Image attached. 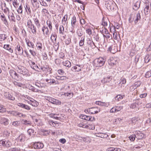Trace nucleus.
<instances>
[{"label": "nucleus", "mask_w": 151, "mask_h": 151, "mask_svg": "<svg viewBox=\"0 0 151 151\" xmlns=\"http://www.w3.org/2000/svg\"><path fill=\"white\" fill-rule=\"evenodd\" d=\"M42 30L43 34L45 35V34L47 35H48L49 31L47 27H45L44 25L42 28Z\"/></svg>", "instance_id": "412c9836"}, {"label": "nucleus", "mask_w": 151, "mask_h": 151, "mask_svg": "<svg viewBox=\"0 0 151 151\" xmlns=\"http://www.w3.org/2000/svg\"><path fill=\"white\" fill-rule=\"evenodd\" d=\"M25 137L24 134H21L17 137V141H20V142H24L25 139Z\"/></svg>", "instance_id": "a211bd4d"}, {"label": "nucleus", "mask_w": 151, "mask_h": 151, "mask_svg": "<svg viewBox=\"0 0 151 151\" xmlns=\"http://www.w3.org/2000/svg\"><path fill=\"white\" fill-rule=\"evenodd\" d=\"M66 77L65 76H62L61 77L58 76L57 79L59 80H66Z\"/></svg>", "instance_id": "0e129e2a"}, {"label": "nucleus", "mask_w": 151, "mask_h": 151, "mask_svg": "<svg viewBox=\"0 0 151 151\" xmlns=\"http://www.w3.org/2000/svg\"><path fill=\"white\" fill-rule=\"evenodd\" d=\"M115 47H113V46H111L108 48V50L110 52L113 53H114L116 51V50H114Z\"/></svg>", "instance_id": "4c0bfd02"}, {"label": "nucleus", "mask_w": 151, "mask_h": 151, "mask_svg": "<svg viewBox=\"0 0 151 151\" xmlns=\"http://www.w3.org/2000/svg\"><path fill=\"white\" fill-rule=\"evenodd\" d=\"M96 104L101 106H106V104L100 101H96Z\"/></svg>", "instance_id": "37998d69"}, {"label": "nucleus", "mask_w": 151, "mask_h": 151, "mask_svg": "<svg viewBox=\"0 0 151 151\" xmlns=\"http://www.w3.org/2000/svg\"><path fill=\"white\" fill-rule=\"evenodd\" d=\"M108 63L110 65L112 66L116 65L118 62L116 58L112 57L108 60Z\"/></svg>", "instance_id": "423d86ee"}, {"label": "nucleus", "mask_w": 151, "mask_h": 151, "mask_svg": "<svg viewBox=\"0 0 151 151\" xmlns=\"http://www.w3.org/2000/svg\"><path fill=\"white\" fill-rule=\"evenodd\" d=\"M120 83L122 84H124L126 83V79L124 78H122L120 80Z\"/></svg>", "instance_id": "6e6d98bb"}, {"label": "nucleus", "mask_w": 151, "mask_h": 151, "mask_svg": "<svg viewBox=\"0 0 151 151\" xmlns=\"http://www.w3.org/2000/svg\"><path fill=\"white\" fill-rule=\"evenodd\" d=\"M29 89L33 92H38L39 91L36 88L34 87L31 86L29 87Z\"/></svg>", "instance_id": "49530a36"}, {"label": "nucleus", "mask_w": 151, "mask_h": 151, "mask_svg": "<svg viewBox=\"0 0 151 151\" xmlns=\"http://www.w3.org/2000/svg\"><path fill=\"white\" fill-rule=\"evenodd\" d=\"M34 130L32 129H29L27 131V133L30 136L31 135L32 133H33Z\"/></svg>", "instance_id": "774afa93"}, {"label": "nucleus", "mask_w": 151, "mask_h": 151, "mask_svg": "<svg viewBox=\"0 0 151 151\" xmlns=\"http://www.w3.org/2000/svg\"><path fill=\"white\" fill-rule=\"evenodd\" d=\"M13 83L15 86H17L21 87L23 86V84L22 83H20L16 81H14Z\"/></svg>", "instance_id": "a19ab883"}, {"label": "nucleus", "mask_w": 151, "mask_h": 151, "mask_svg": "<svg viewBox=\"0 0 151 151\" xmlns=\"http://www.w3.org/2000/svg\"><path fill=\"white\" fill-rule=\"evenodd\" d=\"M145 8L144 9V12L145 15L148 14L150 12L149 3H146L145 4Z\"/></svg>", "instance_id": "9b49d317"}, {"label": "nucleus", "mask_w": 151, "mask_h": 151, "mask_svg": "<svg viewBox=\"0 0 151 151\" xmlns=\"http://www.w3.org/2000/svg\"><path fill=\"white\" fill-rule=\"evenodd\" d=\"M123 97L122 96L120 95H118L115 97V100L117 101H121Z\"/></svg>", "instance_id": "09e8293b"}, {"label": "nucleus", "mask_w": 151, "mask_h": 151, "mask_svg": "<svg viewBox=\"0 0 151 151\" xmlns=\"http://www.w3.org/2000/svg\"><path fill=\"white\" fill-rule=\"evenodd\" d=\"M67 18L68 15L67 14L65 15L63 17V19L62 20V22H64V24L65 23L66 21L67 20Z\"/></svg>", "instance_id": "052dcab7"}, {"label": "nucleus", "mask_w": 151, "mask_h": 151, "mask_svg": "<svg viewBox=\"0 0 151 151\" xmlns=\"http://www.w3.org/2000/svg\"><path fill=\"white\" fill-rule=\"evenodd\" d=\"M34 21L37 27L39 28L40 27V24L39 20L36 18L34 19Z\"/></svg>", "instance_id": "c85d7f7f"}, {"label": "nucleus", "mask_w": 151, "mask_h": 151, "mask_svg": "<svg viewBox=\"0 0 151 151\" xmlns=\"http://www.w3.org/2000/svg\"><path fill=\"white\" fill-rule=\"evenodd\" d=\"M33 146L35 149H39L43 148L44 145L42 143L37 142L34 143Z\"/></svg>", "instance_id": "f8f14e48"}, {"label": "nucleus", "mask_w": 151, "mask_h": 151, "mask_svg": "<svg viewBox=\"0 0 151 151\" xmlns=\"http://www.w3.org/2000/svg\"><path fill=\"white\" fill-rule=\"evenodd\" d=\"M134 135L136 136V137L138 139H141L143 137L144 135L140 131H136L135 132Z\"/></svg>", "instance_id": "9d476101"}, {"label": "nucleus", "mask_w": 151, "mask_h": 151, "mask_svg": "<svg viewBox=\"0 0 151 151\" xmlns=\"http://www.w3.org/2000/svg\"><path fill=\"white\" fill-rule=\"evenodd\" d=\"M4 96L6 98L8 99L9 100H14L15 99L12 93H6Z\"/></svg>", "instance_id": "dca6fc26"}, {"label": "nucleus", "mask_w": 151, "mask_h": 151, "mask_svg": "<svg viewBox=\"0 0 151 151\" xmlns=\"http://www.w3.org/2000/svg\"><path fill=\"white\" fill-rule=\"evenodd\" d=\"M116 108V112H118L120 111L121 109H123V107L121 106H115Z\"/></svg>", "instance_id": "5fc2aeb1"}, {"label": "nucleus", "mask_w": 151, "mask_h": 151, "mask_svg": "<svg viewBox=\"0 0 151 151\" xmlns=\"http://www.w3.org/2000/svg\"><path fill=\"white\" fill-rule=\"evenodd\" d=\"M47 24L48 25V27L49 28V29L52 30V23L50 20H47Z\"/></svg>", "instance_id": "c9c22d12"}, {"label": "nucleus", "mask_w": 151, "mask_h": 151, "mask_svg": "<svg viewBox=\"0 0 151 151\" xmlns=\"http://www.w3.org/2000/svg\"><path fill=\"white\" fill-rule=\"evenodd\" d=\"M27 26L30 29L32 33L34 34H35L36 33L37 29L35 25L33 24L32 21L30 19L28 20L27 21Z\"/></svg>", "instance_id": "f257e3e1"}, {"label": "nucleus", "mask_w": 151, "mask_h": 151, "mask_svg": "<svg viewBox=\"0 0 151 151\" xmlns=\"http://www.w3.org/2000/svg\"><path fill=\"white\" fill-rule=\"evenodd\" d=\"M4 48L8 50L11 53L13 52V50L12 49L9 45H5L4 46Z\"/></svg>", "instance_id": "393cba45"}, {"label": "nucleus", "mask_w": 151, "mask_h": 151, "mask_svg": "<svg viewBox=\"0 0 151 151\" xmlns=\"http://www.w3.org/2000/svg\"><path fill=\"white\" fill-rule=\"evenodd\" d=\"M36 46L38 47V49L41 50L42 49V44L41 43L37 42L36 44Z\"/></svg>", "instance_id": "de8ad7c7"}, {"label": "nucleus", "mask_w": 151, "mask_h": 151, "mask_svg": "<svg viewBox=\"0 0 151 151\" xmlns=\"http://www.w3.org/2000/svg\"><path fill=\"white\" fill-rule=\"evenodd\" d=\"M151 76V72L148 71L145 74L146 78H149Z\"/></svg>", "instance_id": "338daca9"}, {"label": "nucleus", "mask_w": 151, "mask_h": 151, "mask_svg": "<svg viewBox=\"0 0 151 151\" xmlns=\"http://www.w3.org/2000/svg\"><path fill=\"white\" fill-rule=\"evenodd\" d=\"M150 58L149 55H147L145 58V63H148L150 60Z\"/></svg>", "instance_id": "79ce46f5"}, {"label": "nucleus", "mask_w": 151, "mask_h": 151, "mask_svg": "<svg viewBox=\"0 0 151 151\" xmlns=\"http://www.w3.org/2000/svg\"><path fill=\"white\" fill-rule=\"evenodd\" d=\"M17 105L21 108L27 110H29L31 109V107L27 105L23 104L22 103H18Z\"/></svg>", "instance_id": "1a4fd4ad"}, {"label": "nucleus", "mask_w": 151, "mask_h": 151, "mask_svg": "<svg viewBox=\"0 0 151 151\" xmlns=\"http://www.w3.org/2000/svg\"><path fill=\"white\" fill-rule=\"evenodd\" d=\"M85 36L81 37V39L79 42V45L80 46H82L83 45L84 42Z\"/></svg>", "instance_id": "ea45409f"}, {"label": "nucleus", "mask_w": 151, "mask_h": 151, "mask_svg": "<svg viewBox=\"0 0 151 151\" xmlns=\"http://www.w3.org/2000/svg\"><path fill=\"white\" fill-rule=\"evenodd\" d=\"M133 18L135 24H137L139 21L140 20L141 16L139 12L136 14Z\"/></svg>", "instance_id": "ddd939ff"}, {"label": "nucleus", "mask_w": 151, "mask_h": 151, "mask_svg": "<svg viewBox=\"0 0 151 151\" xmlns=\"http://www.w3.org/2000/svg\"><path fill=\"white\" fill-rule=\"evenodd\" d=\"M1 20L6 25H8V23L4 14L1 15Z\"/></svg>", "instance_id": "bb28decb"}, {"label": "nucleus", "mask_w": 151, "mask_h": 151, "mask_svg": "<svg viewBox=\"0 0 151 151\" xmlns=\"http://www.w3.org/2000/svg\"><path fill=\"white\" fill-rule=\"evenodd\" d=\"M77 33L78 36L79 37H81L83 34V32L81 30H77Z\"/></svg>", "instance_id": "603ef678"}, {"label": "nucleus", "mask_w": 151, "mask_h": 151, "mask_svg": "<svg viewBox=\"0 0 151 151\" xmlns=\"http://www.w3.org/2000/svg\"><path fill=\"white\" fill-rule=\"evenodd\" d=\"M26 42L28 46L29 47H31L33 49L34 48V45L32 42L30 41L29 40H28V41H27V40H26Z\"/></svg>", "instance_id": "2f4dec72"}, {"label": "nucleus", "mask_w": 151, "mask_h": 151, "mask_svg": "<svg viewBox=\"0 0 151 151\" xmlns=\"http://www.w3.org/2000/svg\"><path fill=\"white\" fill-rule=\"evenodd\" d=\"M90 110H89L90 114H97L100 112V109H99L97 107H94L90 108Z\"/></svg>", "instance_id": "0eeeda50"}, {"label": "nucleus", "mask_w": 151, "mask_h": 151, "mask_svg": "<svg viewBox=\"0 0 151 151\" xmlns=\"http://www.w3.org/2000/svg\"><path fill=\"white\" fill-rule=\"evenodd\" d=\"M8 17L9 18V17H11V20L12 21L15 22V17L14 16V14L12 12L9 13V12L8 14Z\"/></svg>", "instance_id": "a878e982"}, {"label": "nucleus", "mask_w": 151, "mask_h": 151, "mask_svg": "<svg viewBox=\"0 0 151 151\" xmlns=\"http://www.w3.org/2000/svg\"><path fill=\"white\" fill-rule=\"evenodd\" d=\"M83 141L84 142H90L91 140L89 139L88 137H83Z\"/></svg>", "instance_id": "e2e57ef3"}, {"label": "nucleus", "mask_w": 151, "mask_h": 151, "mask_svg": "<svg viewBox=\"0 0 151 151\" xmlns=\"http://www.w3.org/2000/svg\"><path fill=\"white\" fill-rule=\"evenodd\" d=\"M17 12L19 14H22V7L21 5L19 6L17 10Z\"/></svg>", "instance_id": "13d9d810"}, {"label": "nucleus", "mask_w": 151, "mask_h": 151, "mask_svg": "<svg viewBox=\"0 0 151 151\" xmlns=\"http://www.w3.org/2000/svg\"><path fill=\"white\" fill-rule=\"evenodd\" d=\"M98 134L99 135L98 136L99 137L103 138H107L109 136L108 134L105 133H100V134Z\"/></svg>", "instance_id": "473e14b6"}, {"label": "nucleus", "mask_w": 151, "mask_h": 151, "mask_svg": "<svg viewBox=\"0 0 151 151\" xmlns=\"http://www.w3.org/2000/svg\"><path fill=\"white\" fill-rule=\"evenodd\" d=\"M136 137L135 135H131L129 137V139L131 141H134L135 140V138Z\"/></svg>", "instance_id": "8fccbe9b"}, {"label": "nucleus", "mask_w": 151, "mask_h": 151, "mask_svg": "<svg viewBox=\"0 0 151 151\" xmlns=\"http://www.w3.org/2000/svg\"><path fill=\"white\" fill-rule=\"evenodd\" d=\"M105 63V60L102 58L96 59L94 60V65L96 67H101Z\"/></svg>", "instance_id": "f03ea898"}, {"label": "nucleus", "mask_w": 151, "mask_h": 151, "mask_svg": "<svg viewBox=\"0 0 151 151\" xmlns=\"http://www.w3.org/2000/svg\"><path fill=\"white\" fill-rule=\"evenodd\" d=\"M58 43L59 42H58V43H56L55 44H54V49L55 51H57L58 49V47L59 46Z\"/></svg>", "instance_id": "864d4df0"}, {"label": "nucleus", "mask_w": 151, "mask_h": 151, "mask_svg": "<svg viewBox=\"0 0 151 151\" xmlns=\"http://www.w3.org/2000/svg\"><path fill=\"white\" fill-rule=\"evenodd\" d=\"M41 5L45 6H48L47 4L44 0H39Z\"/></svg>", "instance_id": "f704fd0d"}, {"label": "nucleus", "mask_w": 151, "mask_h": 151, "mask_svg": "<svg viewBox=\"0 0 151 151\" xmlns=\"http://www.w3.org/2000/svg\"><path fill=\"white\" fill-rule=\"evenodd\" d=\"M64 31V27L63 26L61 25H60L59 28V33L60 34H63Z\"/></svg>", "instance_id": "a18cd8bd"}, {"label": "nucleus", "mask_w": 151, "mask_h": 151, "mask_svg": "<svg viewBox=\"0 0 151 151\" xmlns=\"http://www.w3.org/2000/svg\"><path fill=\"white\" fill-rule=\"evenodd\" d=\"M63 64L64 65H65L68 68L70 67L71 66L70 62L68 60H66L65 61L63 62Z\"/></svg>", "instance_id": "cd10ccee"}, {"label": "nucleus", "mask_w": 151, "mask_h": 151, "mask_svg": "<svg viewBox=\"0 0 151 151\" xmlns=\"http://www.w3.org/2000/svg\"><path fill=\"white\" fill-rule=\"evenodd\" d=\"M114 5V4L111 1H107L105 2V6L109 10H113Z\"/></svg>", "instance_id": "20e7f679"}, {"label": "nucleus", "mask_w": 151, "mask_h": 151, "mask_svg": "<svg viewBox=\"0 0 151 151\" xmlns=\"http://www.w3.org/2000/svg\"><path fill=\"white\" fill-rule=\"evenodd\" d=\"M50 102L53 104L57 105H60L61 104V101L58 100L56 99L52 98L50 100Z\"/></svg>", "instance_id": "4468645a"}, {"label": "nucleus", "mask_w": 151, "mask_h": 151, "mask_svg": "<svg viewBox=\"0 0 151 151\" xmlns=\"http://www.w3.org/2000/svg\"><path fill=\"white\" fill-rule=\"evenodd\" d=\"M10 134L9 132L7 130H5L4 132V134L7 137H9L10 136Z\"/></svg>", "instance_id": "bf43d9fd"}, {"label": "nucleus", "mask_w": 151, "mask_h": 151, "mask_svg": "<svg viewBox=\"0 0 151 151\" xmlns=\"http://www.w3.org/2000/svg\"><path fill=\"white\" fill-rule=\"evenodd\" d=\"M6 35L2 34H0V41H4L6 38Z\"/></svg>", "instance_id": "e433bc0d"}, {"label": "nucleus", "mask_w": 151, "mask_h": 151, "mask_svg": "<svg viewBox=\"0 0 151 151\" xmlns=\"http://www.w3.org/2000/svg\"><path fill=\"white\" fill-rule=\"evenodd\" d=\"M102 25L104 27L107 26L108 24L107 21H108V22L109 23V25H110V22L107 19L106 20L105 18L104 19V18L103 17L102 19Z\"/></svg>", "instance_id": "b1692460"}, {"label": "nucleus", "mask_w": 151, "mask_h": 151, "mask_svg": "<svg viewBox=\"0 0 151 151\" xmlns=\"http://www.w3.org/2000/svg\"><path fill=\"white\" fill-rule=\"evenodd\" d=\"M15 71H14V70H9V74L11 76L12 78H14V73H15Z\"/></svg>", "instance_id": "4d7b16f0"}, {"label": "nucleus", "mask_w": 151, "mask_h": 151, "mask_svg": "<svg viewBox=\"0 0 151 151\" xmlns=\"http://www.w3.org/2000/svg\"><path fill=\"white\" fill-rule=\"evenodd\" d=\"M140 3L141 1L140 0L136 1L134 3L133 9L135 10H137L140 7Z\"/></svg>", "instance_id": "2eb2a0df"}, {"label": "nucleus", "mask_w": 151, "mask_h": 151, "mask_svg": "<svg viewBox=\"0 0 151 151\" xmlns=\"http://www.w3.org/2000/svg\"><path fill=\"white\" fill-rule=\"evenodd\" d=\"M80 65H76L71 68V70L73 72H78L81 70Z\"/></svg>", "instance_id": "f3484780"}, {"label": "nucleus", "mask_w": 151, "mask_h": 151, "mask_svg": "<svg viewBox=\"0 0 151 151\" xmlns=\"http://www.w3.org/2000/svg\"><path fill=\"white\" fill-rule=\"evenodd\" d=\"M57 37V35L55 33L52 34L50 37V39L53 44H55L56 43Z\"/></svg>", "instance_id": "aec40b11"}, {"label": "nucleus", "mask_w": 151, "mask_h": 151, "mask_svg": "<svg viewBox=\"0 0 151 151\" xmlns=\"http://www.w3.org/2000/svg\"><path fill=\"white\" fill-rule=\"evenodd\" d=\"M2 144L3 146L6 147H10L12 145L11 142L9 141H6L1 140L0 141V144Z\"/></svg>", "instance_id": "6e6552de"}, {"label": "nucleus", "mask_w": 151, "mask_h": 151, "mask_svg": "<svg viewBox=\"0 0 151 151\" xmlns=\"http://www.w3.org/2000/svg\"><path fill=\"white\" fill-rule=\"evenodd\" d=\"M80 118L86 120L93 121L95 120V118L94 117H92L91 116H86L82 114L80 116Z\"/></svg>", "instance_id": "39448f33"}, {"label": "nucleus", "mask_w": 151, "mask_h": 151, "mask_svg": "<svg viewBox=\"0 0 151 151\" xmlns=\"http://www.w3.org/2000/svg\"><path fill=\"white\" fill-rule=\"evenodd\" d=\"M16 49L18 51L19 55H22L23 52V50L22 48L19 45H18Z\"/></svg>", "instance_id": "4be33fe9"}, {"label": "nucleus", "mask_w": 151, "mask_h": 151, "mask_svg": "<svg viewBox=\"0 0 151 151\" xmlns=\"http://www.w3.org/2000/svg\"><path fill=\"white\" fill-rule=\"evenodd\" d=\"M2 123L5 125H6L9 124V120L7 119L3 118L1 119Z\"/></svg>", "instance_id": "c756f323"}, {"label": "nucleus", "mask_w": 151, "mask_h": 151, "mask_svg": "<svg viewBox=\"0 0 151 151\" xmlns=\"http://www.w3.org/2000/svg\"><path fill=\"white\" fill-rule=\"evenodd\" d=\"M76 22V17L75 16H74L72 18L71 20V25L73 28H74V26Z\"/></svg>", "instance_id": "7c9ffc66"}, {"label": "nucleus", "mask_w": 151, "mask_h": 151, "mask_svg": "<svg viewBox=\"0 0 151 151\" xmlns=\"http://www.w3.org/2000/svg\"><path fill=\"white\" fill-rule=\"evenodd\" d=\"M28 103L30 104L32 106L36 107L39 104L36 101L33 100H30Z\"/></svg>", "instance_id": "5701e85b"}, {"label": "nucleus", "mask_w": 151, "mask_h": 151, "mask_svg": "<svg viewBox=\"0 0 151 151\" xmlns=\"http://www.w3.org/2000/svg\"><path fill=\"white\" fill-rule=\"evenodd\" d=\"M112 77L111 76H108L104 78L102 80V82H103L104 83H109L112 79Z\"/></svg>", "instance_id": "6ab92c4d"}, {"label": "nucleus", "mask_w": 151, "mask_h": 151, "mask_svg": "<svg viewBox=\"0 0 151 151\" xmlns=\"http://www.w3.org/2000/svg\"><path fill=\"white\" fill-rule=\"evenodd\" d=\"M120 149L118 148L110 147L108 149V151H120Z\"/></svg>", "instance_id": "72a5a7b5"}, {"label": "nucleus", "mask_w": 151, "mask_h": 151, "mask_svg": "<svg viewBox=\"0 0 151 151\" xmlns=\"http://www.w3.org/2000/svg\"><path fill=\"white\" fill-rule=\"evenodd\" d=\"M24 7L26 10V12H27V13L28 14L27 12V10L28 11L29 13L30 14L31 13V11L30 9V6L27 4H26V6H24Z\"/></svg>", "instance_id": "58836bf2"}, {"label": "nucleus", "mask_w": 151, "mask_h": 151, "mask_svg": "<svg viewBox=\"0 0 151 151\" xmlns=\"http://www.w3.org/2000/svg\"><path fill=\"white\" fill-rule=\"evenodd\" d=\"M65 95L66 96L68 97V98H70L73 96V94L70 93H65Z\"/></svg>", "instance_id": "c03bdc74"}, {"label": "nucleus", "mask_w": 151, "mask_h": 151, "mask_svg": "<svg viewBox=\"0 0 151 151\" xmlns=\"http://www.w3.org/2000/svg\"><path fill=\"white\" fill-rule=\"evenodd\" d=\"M31 67L32 69L36 70L39 69V67L36 64L35 65H31Z\"/></svg>", "instance_id": "69168bd1"}, {"label": "nucleus", "mask_w": 151, "mask_h": 151, "mask_svg": "<svg viewBox=\"0 0 151 151\" xmlns=\"http://www.w3.org/2000/svg\"><path fill=\"white\" fill-rule=\"evenodd\" d=\"M6 111V109L3 106H0V112H4Z\"/></svg>", "instance_id": "3c124183"}, {"label": "nucleus", "mask_w": 151, "mask_h": 151, "mask_svg": "<svg viewBox=\"0 0 151 151\" xmlns=\"http://www.w3.org/2000/svg\"><path fill=\"white\" fill-rule=\"evenodd\" d=\"M19 122L18 121L13 122L12 123V125L15 127H17L19 124Z\"/></svg>", "instance_id": "680f3d73"}, {"label": "nucleus", "mask_w": 151, "mask_h": 151, "mask_svg": "<svg viewBox=\"0 0 151 151\" xmlns=\"http://www.w3.org/2000/svg\"><path fill=\"white\" fill-rule=\"evenodd\" d=\"M17 70L19 73H21L24 75H28L29 74V73L28 70L26 68L22 66L17 67Z\"/></svg>", "instance_id": "7ed1b4c3"}]
</instances>
